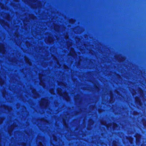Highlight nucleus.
<instances>
[{
	"label": "nucleus",
	"mask_w": 146,
	"mask_h": 146,
	"mask_svg": "<svg viewBox=\"0 0 146 146\" xmlns=\"http://www.w3.org/2000/svg\"><path fill=\"white\" fill-rule=\"evenodd\" d=\"M135 102L139 106H141L142 104V103L139 97H137L135 98Z\"/></svg>",
	"instance_id": "1"
},
{
	"label": "nucleus",
	"mask_w": 146,
	"mask_h": 146,
	"mask_svg": "<svg viewBox=\"0 0 146 146\" xmlns=\"http://www.w3.org/2000/svg\"><path fill=\"white\" fill-rule=\"evenodd\" d=\"M134 137H135L136 141L138 142L140 140L141 135L139 133H137Z\"/></svg>",
	"instance_id": "2"
},
{
	"label": "nucleus",
	"mask_w": 146,
	"mask_h": 146,
	"mask_svg": "<svg viewBox=\"0 0 146 146\" xmlns=\"http://www.w3.org/2000/svg\"><path fill=\"white\" fill-rule=\"evenodd\" d=\"M117 127V124L115 123H114L113 124V129H114L115 128Z\"/></svg>",
	"instance_id": "3"
},
{
	"label": "nucleus",
	"mask_w": 146,
	"mask_h": 146,
	"mask_svg": "<svg viewBox=\"0 0 146 146\" xmlns=\"http://www.w3.org/2000/svg\"><path fill=\"white\" fill-rule=\"evenodd\" d=\"M128 140L131 144H132L133 143V138H132L130 137V138Z\"/></svg>",
	"instance_id": "4"
},
{
	"label": "nucleus",
	"mask_w": 146,
	"mask_h": 146,
	"mask_svg": "<svg viewBox=\"0 0 146 146\" xmlns=\"http://www.w3.org/2000/svg\"><path fill=\"white\" fill-rule=\"evenodd\" d=\"M138 114V112L136 111H134L133 112V114L134 115H137Z\"/></svg>",
	"instance_id": "5"
},
{
	"label": "nucleus",
	"mask_w": 146,
	"mask_h": 146,
	"mask_svg": "<svg viewBox=\"0 0 146 146\" xmlns=\"http://www.w3.org/2000/svg\"><path fill=\"white\" fill-rule=\"evenodd\" d=\"M143 89H141L139 90V92L141 94H143Z\"/></svg>",
	"instance_id": "6"
},
{
	"label": "nucleus",
	"mask_w": 146,
	"mask_h": 146,
	"mask_svg": "<svg viewBox=\"0 0 146 146\" xmlns=\"http://www.w3.org/2000/svg\"><path fill=\"white\" fill-rule=\"evenodd\" d=\"M103 125H105L107 127V128H108V125L107 124V125H105L104 124H102Z\"/></svg>",
	"instance_id": "7"
},
{
	"label": "nucleus",
	"mask_w": 146,
	"mask_h": 146,
	"mask_svg": "<svg viewBox=\"0 0 146 146\" xmlns=\"http://www.w3.org/2000/svg\"><path fill=\"white\" fill-rule=\"evenodd\" d=\"M70 21H72V22H73V20H72Z\"/></svg>",
	"instance_id": "8"
},
{
	"label": "nucleus",
	"mask_w": 146,
	"mask_h": 146,
	"mask_svg": "<svg viewBox=\"0 0 146 146\" xmlns=\"http://www.w3.org/2000/svg\"><path fill=\"white\" fill-rule=\"evenodd\" d=\"M0 48H1V49H2V50H3L2 48V47H1Z\"/></svg>",
	"instance_id": "9"
}]
</instances>
